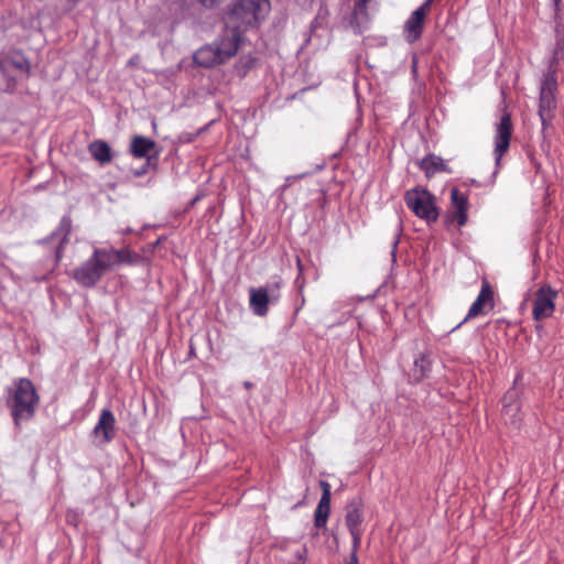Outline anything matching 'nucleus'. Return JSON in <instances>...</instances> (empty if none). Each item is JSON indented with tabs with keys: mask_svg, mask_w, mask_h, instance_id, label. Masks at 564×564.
I'll use <instances>...</instances> for the list:
<instances>
[{
	"mask_svg": "<svg viewBox=\"0 0 564 564\" xmlns=\"http://www.w3.org/2000/svg\"><path fill=\"white\" fill-rule=\"evenodd\" d=\"M65 518H66L67 524L77 528L79 525V523L82 522L83 511H80L78 509H69L66 511Z\"/></svg>",
	"mask_w": 564,
	"mask_h": 564,
	"instance_id": "cd10ccee",
	"label": "nucleus"
},
{
	"mask_svg": "<svg viewBox=\"0 0 564 564\" xmlns=\"http://www.w3.org/2000/svg\"><path fill=\"white\" fill-rule=\"evenodd\" d=\"M223 0H199V2L205 7V8H214L215 6H217L219 2H221Z\"/></svg>",
	"mask_w": 564,
	"mask_h": 564,
	"instance_id": "72a5a7b5",
	"label": "nucleus"
},
{
	"mask_svg": "<svg viewBox=\"0 0 564 564\" xmlns=\"http://www.w3.org/2000/svg\"><path fill=\"white\" fill-rule=\"evenodd\" d=\"M538 113L541 119L542 132H545V130L552 124L554 112L539 110Z\"/></svg>",
	"mask_w": 564,
	"mask_h": 564,
	"instance_id": "c85d7f7f",
	"label": "nucleus"
},
{
	"mask_svg": "<svg viewBox=\"0 0 564 564\" xmlns=\"http://www.w3.org/2000/svg\"><path fill=\"white\" fill-rule=\"evenodd\" d=\"M518 405L520 403V392L516 387L510 388L502 398V408L506 405Z\"/></svg>",
	"mask_w": 564,
	"mask_h": 564,
	"instance_id": "a878e982",
	"label": "nucleus"
},
{
	"mask_svg": "<svg viewBox=\"0 0 564 564\" xmlns=\"http://www.w3.org/2000/svg\"><path fill=\"white\" fill-rule=\"evenodd\" d=\"M502 416L506 423H509L514 427H519L522 421L521 404L506 405V408H502Z\"/></svg>",
	"mask_w": 564,
	"mask_h": 564,
	"instance_id": "b1692460",
	"label": "nucleus"
},
{
	"mask_svg": "<svg viewBox=\"0 0 564 564\" xmlns=\"http://www.w3.org/2000/svg\"><path fill=\"white\" fill-rule=\"evenodd\" d=\"M350 535L352 538V545H351L350 554L357 555V552H358V549L360 545V541H361L362 531L350 532Z\"/></svg>",
	"mask_w": 564,
	"mask_h": 564,
	"instance_id": "c756f323",
	"label": "nucleus"
},
{
	"mask_svg": "<svg viewBox=\"0 0 564 564\" xmlns=\"http://www.w3.org/2000/svg\"><path fill=\"white\" fill-rule=\"evenodd\" d=\"M135 59H138V55H135L132 58H130L129 62H128V65H134Z\"/></svg>",
	"mask_w": 564,
	"mask_h": 564,
	"instance_id": "ea45409f",
	"label": "nucleus"
},
{
	"mask_svg": "<svg viewBox=\"0 0 564 564\" xmlns=\"http://www.w3.org/2000/svg\"><path fill=\"white\" fill-rule=\"evenodd\" d=\"M271 9L269 0H232L228 18L240 32L258 28Z\"/></svg>",
	"mask_w": 564,
	"mask_h": 564,
	"instance_id": "f03ea898",
	"label": "nucleus"
},
{
	"mask_svg": "<svg viewBox=\"0 0 564 564\" xmlns=\"http://www.w3.org/2000/svg\"><path fill=\"white\" fill-rule=\"evenodd\" d=\"M194 62L202 67L210 68L224 64L213 43L206 44L194 53Z\"/></svg>",
	"mask_w": 564,
	"mask_h": 564,
	"instance_id": "dca6fc26",
	"label": "nucleus"
},
{
	"mask_svg": "<svg viewBox=\"0 0 564 564\" xmlns=\"http://www.w3.org/2000/svg\"><path fill=\"white\" fill-rule=\"evenodd\" d=\"M304 302H305V299H304V296H302V303H301V305H303V304H304ZM301 307H302V306L297 307L295 312L297 313V312L300 311V308H301Z\"/></svg>",
	"mask_w": 564,
	"mask_h": 564,
	"instance_id": "37998d69",
	"label": "nucleus"
},
{
	"mask_svg": "<svg viewBox=\"0 0 564 564\" xmlns=\"http://www.w3.org/2000/svg\"><path fill=\"white\" fill-rule=\"evenodd\" d=\"M434 0H425L416 10H421L422 14L426 17V11Z\"/></svg>",
	"mask_w": 564,
	"mask_h": 564,
	"instance_id": "f704fd0d",
	"label": "nucleus"
},
{
	"mask_svg": "<svg viewBox=\"0 0 564 564\" xmlns=\"http://www.w3.org/2000/svg\"><path fill=\"white\" fill-rule=\"evenodd\" d=\"M70 227H72L70 219L68 217H63L58 229L56 231H54L50 237V239H52V240L53 239L59 240V245L56 248V259L57 260H59L62 257V247H63V243L67 242V240H68Z\"/></svg>",
	"mask_w": 564,
	"mask_h": 564,
	"instance_id": "412c9836",
	"label": "nucleus"
},
{
	"mask_svg": "<svg viewBox=\"0 0 564 564\" xmlns=\"http://www.w3.org/2000/svg\"><path fill=\"white\" fill-rule=\"evenodd\" d=\"M88 151L94 160L100 165H105L112 160L110 145L104 140H95L89 143Z\"/></svg>",
	"mask_w": 564,
	"mask_h": 564,
	"instance_id": "f3484780",
	"label": "nucleus"
},
{
	"mask_svg": "<svg viewBox=\"0 0 564 564\" xmlns=\"http://www.w3.org/2000/svg\"><path fill=\"white\" fill-rule=\"evenodd\" d=\"M319 486L322 488V497L317 506L330 510L332 487L325 480H321Z\"/></svg>",
	"mask_w": 564,
	"mask_h": 564,
	"instance_id": "393cba45",
	"label": "nucleus"
},
{
	"mask_svg": "<svg viewBox=\"0 0 564 564\" xmlns=\"http://www.w3.org/2000/svg\"><path fill=\"white\" fill-rule=\"evenodd\" d=\"M39 401L35 387L28 378L14 380L13 387L8 390L7 404L17 425L34 416Z\"/></svg>",
	"mask_w": 564,
	"mask_h": 564,
	"instance_id": "f257e3e1",
	"label": "nucleus"
},
{
	"mask_svg": "<svg viewBox=\"0 0 564 564\" xmlns=\"http://www.w3.org/2000/svg\"><path fill=\"white\" fill-rule=\"evenodd\" d=\"M154 147V141L142 135H137L131 141L130 152L134 158L141 159L148 156L149 152L152 151Z\"/></svg>",
	"mask_w": 564,
	"mask_h": 564,
	"instance_id": "6ab92c4d",
	"label": "nucleus"
},
{
	"mask_svg": "<svg viewBox=\"0 0 564 564\" xmlns=\"http://www.w3.org/2000/svg\"><path fill=\"white\" fill-rule=\"evenodd\" d=\"M364 521L362 512L357 506L349 507L346 514V525L349 532L362 531L361 523Z\"/></svg>",
	"mask_w": 564,
	"mask_h": 564,
	"instance_id": "5701e85b",
	"label": "nucleus"
},
{
	"mask_svg": "<svg viewBox=\"0 0 564 564\" xmlns=\"http://www.w3.org/2000/svg\"><path fill=\"white\" fill-rule=\"evenodd\" d=\"M557 291L550 284H544L535 292L533 300L532 316L534 321L550 318L555 311V300Z\"/></svg>",
	"mask_w": 564,
	"mask_h": 564,
	"instance_id": "0eeeda50",
	"label": "nucleus"
},
{
	"mask_svg": "<svg viewBox=\"0 0 564 564\" xmlns=\"http://www.w3.org/2000/svg\"><path fill=\"white\" fill-rule=\"evenodd\" d=\"M105 260H107L110 270H112L116 265L127 263L134 264L140 260V256L137 253H132L130 249H106L101 248Z\"/></svg>",
	"mask_w": 564,
	"mask_h": 564,
	"instance_id": "f8f14e48",
	"label": "nucleus"
},
{
	"mask_svg": "<svg viewBox=\"0 0 564 564\" xmlns=\"http://www.w3.org/2000/svg\"><path fill=\"white\" fill-rule=\"evenodd\" d=\"M432 370V361L426 354H419L414 358L412 377L415 382L424 380Z\"/></svg>",
	"mask_w": 564,
	"mask_h": 564,
	"instance_id": "a211bd4d",
	"label": "nucleus"
},
{
	"mask_svg": "<svg viewBox=\"0 0 564 564\" xmlns=\"http://www.w3.org/2000/svg\"><path fill=\"white\" fill-rule=\"evenodd\" d=\"M512 135V120L511 115L508 111H505L500 118V121L495 127V138H494V156H495V165L496 171L499 170L500 162L505 153L509 150L510 141Z\"/></svg>",
	"mask_w": 564,
	"mask_h": 564,
	"instance_id": "423d86ee",
	"label": "nucleus"
},
{
	"mask_svg": "<svg viewBox=\"0 0 564 564\" xmlns=\"http://www.w3.org/2000/svg\"><path fill=\"white\" fill-rule=\"evenodd\" d=\"M486 306H488L489 308L494 307V292L491 290L490 284L487 281L482 282L480 292L476 300L474 301V303L471 304V306L469 307L467 316L459 324L453 327L449 333H453L456 329H458L469 318L485 314Z\"/></svg>",
	"mask_w": 564,
	"mask_h": 564,
	"instance_id": "9d476101",
	"label": "nucleus"
},
{
	"mask_svg": "<svg viewBox=\"0 0 564 564\" xmlns=\"http://www.w3.org/2000/svg\"><path fill=\"white\" fill-rule=\"evenodd\" d=\"M199 132L200 131H197L196 133L184 132L178 137V140L183 143H191L199 134Z\"/></svg>",
	"mask_w": 564,
	"mask_h": 564,
	"instance_id": "473e14b6",
	"label": "nucleus"
},
{
	"mask_svg": "<svg viewBox=\"0 0 564 564\" xmlns=\"http://www.w3.org/2000/svg\"><path fill=\"white\" fill-rule=\"evenodd\" d=\"M303 175H294V176H289L286 177V182H293V180H297L300 177H302Z\"/></svg>",
	"mask_w": 564,
	"mask_h": 564,
	"instance_id": "4c0bfd02",
	"label": "nucleus"
},
{
	"mask_svg": "<svg viewBox=\"0 0 564 564\" xmlns=\"http://www.w3.org/2000/svg\"><path fill=\"white\" fill-rule=\"evenodd\" d=\"M297 557L304 563L305 558H304L302 552H297Z\"/></svg>",
	"mask_w": 564,
	"mask_h": 564,
	"instance_id": "79ce46f5",
	"label": "nucleus"
},
{
	"mask_svg": "<svg viewBox=\"0 0 564 564\" xmlns=\"http://www.w3.org/2000/svg\"><path fill=\"white\" fill-rule=\"evenodd\" d=\"M424 21L425 15L422 14L421 10H414L405 21L403 26V35L410 44L416 42L421 37Z\"/></svg>",
	"mask_w": 564,
	"mask_h": 564,
	"instance_id": "ddd939ff",
	"label": "nucleus"
},
{
	"mask_svg": "<svg viewBox=\"0 0 564 564\" xmlns=\"http://www.w3.org/2000/svg\"><path fill=\"white\" fill-rule=\"evenodd\" d=\"M404 202L416 217L429 224L437 220L438 210L435 206V197L427 189L416 187L406 191Z\"/></svg>",
	"mask_w": 564,
	"mask_h": 564,
	"instance_id": "39448f33",
	"label": "nucleus"
},
{
	"mask_svg": "<svg viewBox=\"0 0 564 564\" xmlns=\"http://www.w3.org/2000/svg\"><path fill=\"white\" fill-rule=\"evenodd\" d=\"M369 0H357L355 3L352 18L350 21V24L355 31V33L360 34L364 31V28L359 20H365L366 22L369 21V15L367 12V3Z\"/></svg>",
	"mask_w": 564,
	"mask_h": 564,
	"instance_id": "aec40b11",
	"label": "nucleus"
},
{
	"mask_svg": "<svg viewBox=\"0 0 564 564\" xmlns=\"http://www.w3.org/2000/svg\"><path fill=\"white\" fill-rule=\"evenodd\" d=\"M150 165H151V159L148 158V160L140 167L134 169L132 171L133 176L141 177V176L145 175L149 172Z\"/></svg>",
	"mask_w": 564,
	"mask_h": 564,
	"instance_id": "7c9ffc66",
	"label": "nucleus"
},
{
	"mask_svg": "<svg viewBox=\"0 0 564 564\" xmlns=\"http://www.w3.org/2000/svg\"><path fill=\"white\" fill-rule=\"evenodd\" d=\"M108 271L110 268L101 248H95L93 254L73 271V278L82 286L93 288Z\"/></svg>",
	"mask_w": 564,
	"mask_h": 564,
	"instance_id": "7ed1b4c3",
	"label": "nucleus"
},
{
	"mask_svg": "<svg viewBox=\"0 0 564 564\" xmlns=\"http://www.w3.org/2000/svg\"><path fill=\"white\" fill-rule=\"evenodd\" d=\"M412 72L416 73V58L415 57L413 58V63H412Z\"/></svg>",
	"mask_w": 564,
	"mask_h": 564,
	"instance_id": "a19ab883",
	"label": "nucleus"
},
{
	"mask_svg": "<svg viewBox=\"0 0 564 564\" xmlns=\"http://www.w3.org/2000/svg\"><path fill=\"white\" fill-rule=\"evenodd\" d=\"M330 510L324 509L322 507L316 508L314 513V524L316 528H324L326 527L327 519L329 517Z\"/></svg>",
	"mask_w": 564,
	"mask_h": 564,
	"instance_id": "bb28decb",
	"label": "nucleus"
},
{
	"mask_svg": "<svg viewBox=\"0 0 564 564\" xmlns=\"http://www.w3.org/2000/svg\"><path fill=\"white\" fill-rule=\"evenodd\" d=\"M296 264H297L299 272L301 274L302 270H303V267H302V262H301L300 258H297Z\"/></svg>",
	"mask_w": 564,
	"mask_h": 564,
	"instance_id": "58836bf2",
	"label": "nucleus"
},
{
	"mask_svg": "<svg viewBox=\"0 0 564 564\" xmlns=\"http://www.w3.org/2000/svg\"><path fill=\"white\" fill-rule=\"evenodd\" d=\"M420 167L426 175H432L438 171H443L445 169V164L442 158L429 154L422 159Z\"/></svg>",
	"mask_w": 564,
	"mask_h": 564,
	"instance_id": "4be33fe9",
	"label": "nucleus"
},
{
	"mask_svg": "<svg viewBox=\"0 0 564 564\" xmlns=\"http://www.w3.org/2000/svg\"><path fill=\"white\" fill-rule=\"evenodd\" d=\"M282 280L274 276L265 285L249 289V305L254 315L263 317L269 312L270 304H276L281 299Z\"/></svg>",
	"mask_w": 564,
	"mask_h": 564,
	"instance_id": "20e7f679",
	"label": "nucleus"
},
{
	"mask_svg": "<svg viewBox=\"0 0 564 564\" xmlns=\"http://www.w3.org/2000/svg\"><path fill=\"white\" fill-rule=\"evenodd\" d=\"M552 4L554 7V11L558 13L561 11L562 0H552Z\"/></svg>",
	"mask_w": 564,
	"mask_h": 564,
	"instance_id": "e433bc0d",
	"label": "nucleus"
},
{
	"mask_svg": "<svg viewBox=\"0 0 564 564\" xmlns=\"http://www.w3.org/2000/svg\"><path fill=\"white\" fill-rule=\"evenodd\" d=\"M346 564H359L358 555L350 554V556L347 560Z\"/></svg>",
	"mask_w": 564,
	"mask_h": 564,
	"instance_id": "c9c22d12",
	"label": "nucleus"
},
{
	"mask_svg": "<svg viewBox=\"0 0 564 564\" xmlns=\"http://www.w3.org/2000/svg\"><path fill=\"white\" fill-rule=\"evenodd\" d=\"M241 42V32L238 29H226L212 42L224 63L234 57Z\"/></svg>",
	"mask_w": 564,
	"mask_h": 564,
	"instance_id": "6e6552de",
	"label": "nucleus"
},
{
	"mask_svg": "<svg viewBox=\"0 0 564 564\" xmlns=\"http://www.w3.org/2000/svg\"><path fill=\"white\" fill-rule=\"evenodd\" d=\"M402 230H403V226H402V221L400 220L398 223V228H397L395 236H394V239H393V242H392L391 254H392L393 259H395V252H397V248H398V245H399V241H400V235H401Z\"/></svg>",
	"mask_w": 564,
	"mask_h": 564,
	"instance_id": "2f4dec72",
	"label": "nucleus"
},
{
	"mask_svg": "<svg viewBox=\"0 0 564 564\" xmlns=\"http://www.w3.org/2000/svg\"><path fill=\"white\" fill-rule=\"evenodd\" d=\"M451 200L454 207L452 214L453 221L457 223L459 227L464 226L467 221L468 199L467 196L458 188L454 187L451 191Z\"/></svg>",
	"mask_w": 564,
	"mask_h": 564,
	"instance_id": "4468645a",
	"label": "nucleus"
},
{
	"mask_svg": "<svg viewBox=\"0 0 564 564\" xmlns=\"http://www.w3.org/2000/svg\"><path fill=\"white\" fill-rule=\"evenodd\" d=\"M14 68L26 75L30 74L31 64L30 61L21 52H12L0 58V72L6 73L7 70Z\"/></svg>",
	"mask_w": 564,
	"mask_h": 564,
	"instance_id": "2eb2a0df",
	"label": "nucleus"
},
{
	"mask_svg": "<svg viewBox=\"0 0 564 564\" xmlns=\"http://www.w3.org/2000/svg\"><path fill=\"white\" fill-rule=\"evenodd\" d=\"M557 78L554 70L544 74L540 86L539 110L554 112L557 107L556 100Z\"/></svg>",
	"mask_w": 564,
	"mask_h": 564,
	"instance_id": "1a4fd4ad",
	"label": "nucleus"
},
{
	"mask_svg": "<svg viewBox=\"0 0 564 564\" xmlns=\"http://www.w3.org/2000/svg\"><path fill=\"white\" fill-rule=\"evenodd\" d=\"M93 435L99 438L101 444H108L115 438L116 417L110 409L105 408L101 410L99 420L93 429Z\"/></svg>",
	"mask_w": 564,
	"mask_h": 564,
	"instance_id": "9b49d317",
	"label": "nucleus"
}]
</instances>
